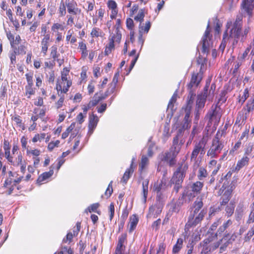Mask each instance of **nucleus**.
I'll return each mask as SVG.
<instances>
[{"mask_svg": "<svg viewBox=\"0 0 254 254\" xmlns=\"http://www.w3.org/2000/svg\"><path fill=\"white\" fill-rule=\"evenodd\" d=\"M244 211V204L239 203L237 206L236 210L235 215L237 220H239L242 217Z\"/></svg>", "mask_w": 254, "mask_h": 254, "instance_id": "8fccbe9b", "label": "nucleus"}, {"mask_svg": "<svg viewBox=\"0 0 254 254\" xmlns=\"http://www.w3.org/2000/svg\"><path fill=\"white\" fill-rule=\"evenodd\" d=\"M138 221L139 218L137 214H134L129 217V221L128 223L129 233H131L136 229Z\"/></svg>", "mask_w": 254, "mask_h": 254, "instance_id": "cd10ccee", "label": "nucleus"}, {"mask_svg": "<svg viewBox=\"0 0 254 254\" xmlns=\"http://www.w3.org/2000/svg\"><path fill=\"white\" fill-rule=\"evenodd\" d=\"M203 205V203L201 199L199 200H195L193 203V207L194 210L193 211V217H194L195 214H197L199 211L201 209Z\"/></svg>", "mask_w": 254, "mask_h": 254, "instance_id": "a18cd8bd", "label": "nucleus"}, {"mask_svg": "<svg viewBox=\"0 0 254 254\" xmlns=\"http://www.w3.org/2000/svg\"><path fill=\"white\" fill-rule=\"evenodd\" d=\"M207 235V237L202 241V243L204 244H212L214 243V241H217V240L218 237L217 234H215L214 232L208 231Z\"/></svg>", "mask_w": 254, "mask_h": 254, "instance_id": "f704fd0d", "label": "nucleus"}, {"mask_svg": "<svg viewBox=\"0 0 254 254\" xmlns=\"http://www.w3.org/2000/svg\"><path fill=\"white\" fill-rule=\"evenodd\" d=\"M242 109L243 111L246 113V114L248 115L250 112L253 111L254 110V97L249 99Z\"/></svg>", "mask_w": 254, "mask_h": 254, "instance_id": "58836bf2", "label": "nucleus"}, {"mask_svg": "<svg viewBox=\"0 0 254 254\" xmlns=\"http://www.w3.org/2000/svg\"><path fill=\"white\" fill-rule=\"evenodd\" d=\"M229 38H231V37H229V35L228 36L227 30H226L223 34V39L221 45H220L219 47V49L222 52L224 50L226 46L227 41L228 40Z\"/></svg>", "mask_w": 254, "mask_h": 254, "instance_id": "4d7b16f0", "label": "nucleus"}, {"mask_svg": "<svg viewBox=\"0 0 254 254\" xmlns=\"http://www.w3.org/2000/svg\"><path fill=\"white\" fill-rule=\"evenodd\" d=\"M60 54L58 51V47L57 45H54L51 48L50 56L53 59V61L57 60L60 56Z\"/></svg>", "mask_w": 254, "mask_h": 254, "instance_id": "bf43d9fd", "label": "nucleus"}, {"mask_svg": "<svg viewBox=\"0 0 254 254\" xmlns=\"http://www.w3.org/2000/svg\"><path fill=\"white\" fill-rule=\"evenodd\" d=\"M34 85H26L25 86V96L28 98H30L32 95L35 93V88L33 87Z\"/></svg>", "mask_w": 254, "mask_h": 254, "instance_id": "6e6d98bb", "label": "nucleus"}, {"mask_svg": "<svg viewBox=\"0 0 254 254\" xmlns=\"http://www.w3.org/2000/svg\"><path fill=\"white\" fill-rule=\"evenodd\" d=\"M44 73L45 74V77L48 83L53 84L56 78L55 72L54 69L47 70V71L44 72Z\"/></svg>", "mask_w": 254, "mask_h": 254, "instance_id": "37998d69", "label": "nucleus"}, {"mask_svg": "<svg viewBox=\"0 0 254 254\" xmlns=\"http://www.w3.org/2000/svg\"><path fill=\"white\" fill-rule=\"evenodd\" d=\"M183 144L184 142L182 140L179 142V135H177L173 138L172 145L170 147L169 150L178 156Z\"/></svg>", "mask_w": 254, "mask_h": 254, "instance_id": "6ab92c4d", "label": "nucleus"}, {"mask_svg": "<svg viewBox=\"0 0 254 254\" xmlns=\"http://www.w3.org/2000/svg\"><path fill=\"white\" fill-rule=\"evenodd\" d=\"M66 0L65 2L62 1L58 7V13L59 17H63L66 14Z\"/></svg>", "mask_w": 254, "mask_h": 254, "instance_id": "de8ad7c7", "label": "nucleus"}, {"mask_svg": "<svg viewBox=\"0 0 254 254\" xmlns=\"http://www.w3.org/2000/svg\"><path fill=\"white\" fill-rule=\"evenodd\" d=\"M26 155L27 156L32 155L33 156V158L38 157L41 154V151L39 149L36 148H34L33 149L29 148L26 151Z\"/></svg>", "mask_w": 254, "mask_h": 254, "instance_id": "052dcab7", "label": "nucleus"}, {"mask_svg": "<svg viewBox=\"0 0 254 254\" xmlns=\"http://www.w3.org/2000/svg\"><path fill=\"white\" fill-rule=\"evenodd\" d=\"M206 98L201 95L198 94L196 101V109H202L206 102Z\"/></svg>", "mask_w": 254, "mask_h": 254, "instance_id": "a19ab883", "label": "nucleus"}, {"mask_svg": "<svg viewBox=\"0 0 254 254\" xmlns=\"http://www.w3.org/2000/svg\"><path fill=\"white\" fill-rule=\"evenodd\" d=\"M188 168L189 165L187 163L182 162L173 173L169 183L171 185H174L173 190L176 193H178L182 188V184Z\"/></svg>", "mask_w": 254, "mask_h": 254, "instance_id": "f03ea898", "label": "nucleus"}, {"mask_svg": "<svg viewBox=\"0 0 254 254\" xmlns=\"http://www.w3.org/2000/svg\"><path fill=\"white\" fill-rule=\"evenodd\" d=\"M151 27V22L150 21H147L144 26L139 25V37L138 39V43L140 45L141 48H142L143 43L144 39L142 37L143 33H147Z\"/></svg>", "mask_w": 254, "mask_h": 254, "instance_id": "dca6fc26", "label": "nucleus"}, {"mask_svg": "<svg viewBox=\"0 0 254 254\" xmlns=\"http://www.w3.org/2000/svg\"><path fill=\"white\" fill-rule=\"evenodd\" d=\"M38 112V114H37L38 117L42 120V121L46 122L47 121V118H44V117L46 115V109H37L35 108L34 110L33 113L34 114H37Z\"/></svg>", "mask_w": 254, "mask_h": 254, "instance_id": "5fc2aeb1", "label": "nucleus"}, {"mask_svg": "<svg viewBox=\"0 0 254 254\" xmlns=\"http://www.w3.org/2000/svg\"><path fill=\"white\" fill-rule=\"evenodd\" d=\"M184 239L182 238H178L176 244L172 249L173 254H178L183 247Z\"/></svg>", "mask_w": 254, "mask_h": 254, "instance_id": "4c0bfd02", "label": "nucleus"}, {"mask_svg": "<svg viewBox=\"0 0 254 254\" xmlns=\"http://www.w3.org/2000/svg\"><path fill=\"white\" fill-rule=\"evenodd\" d=\"M243 19V15H238L233 23L231 20H228L226 25L227 29L231 26L232 27L229 31V37L233 39L236 43H238L239 41L244 43L251 31L249 26H245L243 30H242Z\"/></svg>", "mask_w": 254, "mask_h": 254, "instance_id": "f257e3e1", "label": "nucleus"}, {"mask_svg": "<svg viewBox=\"0 0 254 254\" xmlns=\"http://www.w3.org/2000/svg\"><path fill=\"white\" fill-rule=\"evenodd\" d=\"M196 63L200 67L199 73L203 75L204 71L206 70L207 63V59L201 56H199L197 59Z\"/></svg>", "mask_w": 254, "mask_h": 254, "instance_id": "2f4dec72", "label": "nucleus"}, {"mask_svg": "<svg viewBox=\"0 0 254 254\" xmlns=\"http://www.w3.org/2000/svg\"><path fill=\"white\" fill-rule=\"evenodd\" d=\"M144 16V9H140L137 14L134 17V19L136 21H139L140 22L139 25L142 26L141 23L143 21Z\"/></svg>", "mask_w": 254, "mask_h": 254, "instance_id": "e2e57ef3", "label": "nucleus"}, {"mask_svg": "<svg viewBox=\"0 0 254 254\" xmlns=\"http://www.w3.org/2000/svg\"><path fill=\"white\" fill-rule=\"evenodd\" d=\"M221 136L219 130H218L212 140L210 148L207 152V155L211 158H217L224 147V142L221 140Z\"/></svg>", "mask_w": 254, "mask_h": 254, "instance_id": "20e7f679", "label": "nucleus"}, {"mask_svg": "<svg viewBox=\"0 0 254 254\" xmlns=\"http://www.w3.org/2000/svg\"><path fill=\"white\" fill-rule=\"evenodd\" d=\"M100 206V204L98 202L97 203H93L92 204H91L90 206H89L87 209H86L85 210V211L86 212H97L98 214H100V212L98 211L97 209Z\"/></svg>", "mask_w": 254, "mask_h": 254, "instance_id": "680f3d73", "label": "nucleus"}, {"mask_svg": "<svg viewBox=\"0 0 254 254\" xmlns=\"http://www.w3.org/2000/svg\"><path fill=\"white\" fill-rule=\"evenodd\" d=\"M55 66V62L53 61H45L44 64V71L46 72L47 70H52L54 69Z\"/></svg>", "mask_w": 254, "mask_h": 254, "instance_id": "0e129e2a", "label": "nucleus"}, {"mask_svg": "<svg viewBox=\"0 0 254 254\" xmlns=\"http://www.w3.org/2000/svg\"><path fill=\"white\" fill-rule=\"evenodd\" d=\"M149 164V160L146 155H142L138 165L139 172L141 173L147 168Z\"/></svg>", "mask_w": 254, "mask_h": 254, "instance_id": "473e14b6", "label": "nucleus"}, {"mask_svg": "<svg viewBox=\"0 0 254 254\" xmlns=\"http://www.w3.org/2000/svg\"><path fill=\"white\" fill-rule=\"evenodd\" d=\"M177 157V155L169 150L159 155L160 161L167 163L170 167H173L176 164Z\"/></svg>", "mask_w": 254, "mask_h": 254, "instance_id": "1a4fd4ad", "label": "nucleus"}, {"mask_svg": "<svg viewBox=\"0 0 254 254\" xmlns=\"http://www.w3.org/2000/svg\"><path fill=\"white\" fill-rule=\"evenodd\" d=\"M134 160V159L133 158L132 159V161L129 167L126 170V171L124 173V175L121 179V182L125 184L127 183V181L130 178V177H131V176L132 175V173L134 172V168H135V167L134 166V165H133Z\"/></svg>", "mask_w": 254, "mask_h": 254, "instance_id": "a878e982", "label": "nucleus"}, {"mask_svg": "<svg viewBox=\"0 0 254 254\" xmlns=\"http://www.w3.org/2000/svg\"><path fill=\"white\" fill-rule=\"evenodd\" d=\"M99 122V118L96 115L92 114L89 117V123H88V133L91 135L93 133L94 129L96 128L98 123Z\"/></svg>", "mask_w": 254, "mask_h": 254, "instance_id": "412c9836", "label": "nucleus"}, {"mask_svg": "<svg viewBox=\"0 0 254 254\" xmlns=\"http://www.w3.org/2000/svg\"><path fill=\"white\" fill-rule=\"evenodd\" d=\"M88 70V67L86 66H83L81 68V72L80 73V84H81L82 83H85L86 81V78L87 77L86 73L87 71Z\"/></svg>", "mask_w": 254, "mask_h": 254, "instance_id": "13d9d810", "label": "nucleus"}, {"mask_svg": "<svg viewBox=\"0 0 254 254\" xmlns=\"http://www.w3.org/2000/svg\"><path fill=\"white\" fill-rule=\"evenodd\" d=\"M249 97V90L248 88H246L243 91V95H239L238 97L237 102L242 105L245 103Z\"/></svg>", "mask_w": 254, "mask_h": 254, "instance_id": "c03bdc74", "label": "nucleus"}, {"mask_svg": "<svg viewBox=\"0 0 254 254\" xmlns=\"http://www.w3.org/2000/svg\"><path fill=\"white\" fill-rule=\"evenodd\" d=\"M11 120L15 122L17 127H20L22 130L25 129L24 124L22 122V118L19 115L17 114L14 115L11 117Z\"/></svg>", "mask_w": 254, "mask_h": 254, "instance_id": "ea45409f", "label": "nucleus"}, {"mask_svg": "<svg viewBox=\"0 0 254 254\" xmlns=\"http://www.w3.org/2000/svg\"><path fill=\"white\" fill-rule=\"evenodd\" d=\"M115 49V44L113 40H109V42L105 47L104 55L108 56L110 55L113 50Z\"/></svg>", "mask_w": 254, "mask_h": 254, "instance_id": "3c124183", "label": "nucleus"}, {"mask_svg": "<svg viewBox=\"0 0 254 254\" xmlns=\"http://www.w3.org/2000/svg\"><path fill=\"white\" fill-rule=\"evenodd\" d=\"M163 204L160 200H157L154 204L149 207L147 217L157 218L162 212Z\"/></svg>", "mask_w": 254, "mask_h": 254, "instance_id": "9b49d317", "label": "nucleus"}, {"mask_svg": "<svg viewBox=\"0 0 254 254\" xmlns=\"http://www.w3.org/2000/svg\"><path fill=\"white\" fill-rule=\"evenodd\" d=\"M208 176V172L206 169L203 167H200L199 168L197 177L199 181L202 180L203 179L206 178Z\"/></svg>", "mask_w": 254, "mask_h": 254, "instance_id": "864d4df0", "label": "nucleus"}, {"mask_svg": "<svg viewBox=\"0 0 254 254\" xmlns=\"http://www.w3.org/2000/svg\"><path fill=\"white\" fill-rule=\"evenodd\" d=\"M46 135V133L44 132L41 133H36L32 138V141L33 143H36L38 141L41 142L45 138Z\"/></svg>", "mask_w": 254, "mask_h": 254, "instance_id": "338daca9", "label": "nucleus"}, {"mask_svg": "<svg viewBox=\"0 0 254 254\" xmlns=\"http://www.w3.org/2000/svg\"><path fill=\"white\" fill-rule=\"evenodd\" d=\"M251 212L249 215L248 219L247 221V224L254 223V201L250 205ZM254 235V224L248 232L244 238L245 242H249L252 237Z\"/></svg>", "mask_w": 254, "mask_h": 254, "instance_id": "f8f14e48", "label": "nucleus"}, {"mask_svg": "<svg viewBox=\"0 0 254 254\" xmlns=\"http://www.w3.org/2000/svg\"><path fill=\"white\" fill-rule=\"evenodd\" d=\"M78 49L81 54V59L84 60L86 59L88 55L87 44L85 41L78 42Z\"/></svg>", "mask_w": 254, "mask_h": 254, "instance_id": "bb28decb", "label": "nucleus"}, {"mask_svg": "<svg viewBox=\"0 0 254 254\" xmlns=\"http://www.w3.org/2000/svg\"><path fill=\"white\" fill-rule=\"evenodd\" d=\"M254 9V0H242L240 4L242 14H246L251 18L253 14Z\"/></svg>", "mask_w": 254, "mask_h": 254, "instance_id": "6e6552de", "label": "nucleus"}, {"mask_svg": "<svg viewBox=\"0 0 254 254\" xmlns=\"http://www.w3.org/2000/svg\"><path fill=\"white\" fill-rule=\"evenodd\" d=\"M54 165H52L49 171L44 172L39 175L37 179L36 183L39 185H41L47 182V180L54 174Z\"/></svg>", "mask_w": 254, "mask_h": 254, "instance_id": "f3484780", "label": "nucleus"}, {"mask_svg": "<svg viewBox=\"0 0 254 254\" xmlns=\"http://www.w3.org/2000/svg\"><path fill=\"white\" fill-rule=\"evenodd\" d=\"M236 202L235 200H231L230 202L226 205L225 211V215L227 217H231L234 214Z\"/></svg>", "mask_w": 254, "mask_h": 254, "instance_id": "72a5a7b5", "label": "nucleus"}, {"mask_svg": "<svg viewBox=\"0 0 254 254\" xmlns=\"http://www.w3.org/2000/svg\"><path fill=\"white\" fill-rule=\"evenodd\" d=\"M52 42L51 36H43L41 41V52L44 56L47 55L50 43Z\"/></svg>", "mask_w": 254, "mask_h": 254, "instance_id": "4be33fe9", "label": "nucleus"}, {"mask_svg": "<svg viewBox=\"0 0 254 254\" xmlns=\"http://www.w3.org/2000/svg\"><path fill=\"white\" fill-rule=\"evenodd\" d=\"M122 39V33L120 30H115V33L112 36L109 40H113L115 42L120 43Z\"/></svg>", "mask_w": 254, "mask_h": 254, "instance_id": "774afa93", "label": "nucleus"}, {"mask_svg": "<svg viewBox=\"0 0 254 254\" xmlns=\"http://www.w3.org/2000/svg\"><path fill=\"white\" fill-rule=\"evenodd\" d=\"M237 180H233L228 185V183L224 182L221 188L218 191V195L221 196L220 198V206L221 209L223 206L228 204L231 197L233 191L236 188Z\"/></svg>", "mask_w": 254, "mask_h": 254, "instance_id": "7ed1b4c3", "label": "nucleus"}, {"mask_svg": "<svg viewBox=\"0 0 254 254\" xmlns=\"http://www.w3.org/2000/svg\"><path fill=\"white\" fill-rule=\"evenodd\" d=\"M189 89V93L187 98V104L183 109H187L191 110L192 106L193 103L194 98L196 96L195 91L191 89Z\"/></svg>", "mask_w": 254, "mask_h": 254, "instance_id": "c756f323", "label": "nucleus"}, {"mask_svg": "<svg viewBox=\"0 0 254 254\" xmlns=\"http://www.w3.org/2000/svg\"><path fill=\"white\" fill-rule=\"evenodd\" d=\"M212 35H210L209 24L208 23L205 31L204 34L202 38V52L208 53L211 47H212Z\"/></svg>", "mask_w": 254, "mask_h": 254, "instance_id": "0eeeda50", "label": "nucleus"}, {"mask_svg": "<svg viewBox=\"0 0 254 254\" xmlns=\"http://www.w3.org/2000/svg\"><path fill=\"white\" fill-rule=\"evenodd\" d=\"M75 123L73 122L66 129V130L63 132L62 134L61 138L63 139H65L68 137L69 133L73 130L74 128L75 127Z\"/></svg>", "mask_w": 254, "mask_h": 254, "instance_id": "603ef678", "label": "nucleus"}, {"mask_svg": "<svg viewBox=\"0 0 254 254\" xmlns=\"http://www.w3.org/2000/svg\"><path fill=\"white\" fill-rule=\"evenodd\" d=\"M248 116L249 115L246 114V113H245V111H243L242 109L241 112L238 113L235 124H242V123L245 124Z\"/></svg>", "mask_w": 254, "mask_h": 254, "instance_id": "e433bc0d", "label": "nucleus"}, {"mask_svg": "<svg viewBox=\"0 0 254 254\" xmlns=\"http://www.w3.org/2000/svg\"><path fill=\"white\" fill-rule=\"evenodd\" d=\"M60 141L59 140H56V141H52L50 142L47 146V149L48 151L51 152L55 148L58 147L60 145Z\"/></svg>", "mask_w": 254, "mask_h": 254, "instance_id": "69168bd1", "label": "nucleus"}, {"mask_svg": "<svg viewBox=\"0 0 254 254\" xmlns=\"http://www.w3.org/2000/svg\"><path fill=\"white\" fill-rule=\"evenodd\" d=\"M203 183L198 181L193 183L190 186L191 192L188 194L189 199H193L199 194L203 187Z\"/></svg>", "mask_w": 254, "mask_h": 254, "instance_id": "ddd939ff", "label": "nucleus"}, {"mask_svg": "<svg viewBox=\"0 0 254 254\" xmlns=\"http://www.w3.org/2000/svg\"><path fill=\"white\" fill-rule=\"evenodd\" d=\"M206 213V210L203 209L200 211L195 217H193V215L191 217L190 216L188 222L186 224V228L189 229L196 226L202 221Z\"/></svg>", "mask_w": 254, "mask_h": 254, "instance_id": "9d476101", "label": "nucleus"}, {"mask_svg": "<svg viewBox=\"0 0 254 254\" xmlns=\"http://www.w3.org/2000/svg\"><path fill=\"white\" fill-rule=\"evenodd\" d=\"M109 95L105 92L103 93L101 91L96 93L91 101L90 103L92 106H96L100 101L105 99Z\"/></svg>", "mask_w": 254, "mask_h": 254, "instance_id": "c85d7f7f", "label": "nucleus"}, {"mask_svg": "<svg viewBox=\"0 0 254 254\" xmlns=\"http://www.w3.org/2000/svg\"><path fill=\"white\" fill-rule=\"evenodd\" d=\"M207 141V137L203 136L200 140L194 142L193 149L190 157L191 161H196L199 155L200 156H203L205 152Z\"/></svg>", "mask_w": 254, "mask_h": 254, "instance_id": "39448f33", "label": "nucleus"}, {"mask_svg": "<svg viewBox=\"0 0 254 254\" xmlns=\"http://www.w3.org/2000/svg\"><path fill=\"white\" fill-rule=\"evenodd\" d=\"M149 181L147 179L145 180L142 182V194L143 196V201L146 202L147 195H148V189Z\"/></svg>", "mask_w": 254, "mask_h": 254, "instance_id": "09e8293b", "label": "nucleus"}, {"mask_svg": "<svg viewBox=\"0 0 254 254\" xmlns=\"http://www.w3.org/2000/svg\"><path fill=\"white\" fill-rule=\"evenodd\" d=\"M15 187L16 185L13 182V179L7 178L5 180L2 188L6 190L5 192L7 195H10L13 192Z\"/></svg>", "mask_w": 254, "mask_h": 254, "instance_id": "5701e85b", "label": "nucleus"}, {"mask_svg": "<svg viewBox=\"0 0 254 254\" xmlns=\"http://www.w3.org/2000/svg\"><path fill=\"white\" fill-rule=\"evenodd\" d=\"M71 85H70L67 87V81L61 79V80L57 81L55 89L57 90V92L66 94L69 91V89Z\"/></svg>", "mask_w": 254, "mask_h": 254, "instance_id": "b1692460", "label": "nucleus"}, {"mask_svg": "<svg viewBox=\"0 0 254 254\" xmlns=\"http://www.w3.org/2000/svg\"><path fill=\"white\" fill-rule=\"evenodd\" d=\"M107 5L109 10H111L110 17L111 20L115 19L118 13V4L114 0H108Z\"/></svg>", "mask_w": 254, "mask_h": 254, "instance_id": "aec40b11", "label": "nucleus"}, {"mask_svg": "<svg viewBox=\"0 0 254 254\" xmlns=\"http://www.w3.org/2000/svg\"><path fill=\"white\" fill-rule=\"evenodd\" d=\"M237 237V235L235 233L232 234L227 233L223 235L221 239L215 242L214 244H217L218 248H219V253H222L226 251L228 246L232 244L236 240Z\"/></svg>", "mask_w": 254, "mask_h": 254, "instance_id": "423d86ee", "label": "nucleus"}, {"mask_svg": "<svg viewBox=\"0 0 254 254\" xmlns=\"http://www.w3.org/2000/svg\"><path fill=\"white\" fill-rule=\"evenodd\" d=\"M104 35V33L102 29L97 27H93L90 32V36L93 38L102 37Z\"/></svg>", "mask_w": 254, "mask_h": 254, "instance_id": "79ce46f5", "label": "nucleus"}, {"mask_svg": "<svg viewBox=\"0 0 254 254\" xmlns=\"http://www.w3.org/2000/svg\"><path fill=\"white\" fill-rule=\"evenodd\" d=\"M69 68L67 67H64L61 71V79L63 81H67V87L72 84V80L67 78V76L69 75Z\"/></svg>", "mask_w": 254, "mask_h": 254, "instance_id": "c9c22d12", "label": "nucleus"}, {"mask_svg": "<svg viewBox=\"0 0 254 254\" xmlns=\"http://www.w3.org/2000/svg\"><path fill=\"white\" fill-rule=\"evenodd\" d=\"M202 247L200 254H209L211 252L214 251L218 249L217 244L213 243L212 244H204L202 241L200 243Z\"/></svg>", "mask_w": 254, "mask_h": 254, "instance_id": "393cba45", "label": "nucleus"}, {"mask_svg": "<svg viewBox=\"0 0 254 254\" xmlns=\"http://www.w3.org/2000/svg\"><path fill=\"white\" fill-rule=\"evenodd\" d=\"M67 12L68 14L78 15L81 12V8L78 7L77 3L74 0H65Z\"/></svg>", "mask_w": 254, "mask_h": 254, "instance_id": "2eb2a0df", "label": "nucleus"}, {"mask_svg": "<svg viewBox=\"0 0 254 254\" xmlns=\"http://www.w3.org/2000/svg\"><path fill=\"white\" fill-rule=\"evenodd\" d=\"M202 74L199 72H193L190 83L188 84V89H191L193 87H197L202 79Z\"/></svg>", "mask_w": 254, "mask_h": 254, "instance_id": "a211bd4d", "label": "nucleus"}, {"mask_svg": "<svg viewBox=\"0 0 254 254\" xmlns=\"http://www.w3.org/2000/svg\"><path fill=\"white\" fill-rule=\"evenodd\" d=\"M249 162V157L247 156H244L241 159L238 161L236 167L234 168V171L238 172L244 167L248 166Z\"/></svg>", "mask_w": 254, "mask_h": 254, "instance_id": "7c9ffc66", "label": "nucleus"}, {"mask_svg": "<svg viewBox=\"0 0 254 254\" xmlns=\"http://www.w3.org/2000/svg\"><path fill=\"white\" fill-rule=\"evenodd\" d=\"M57 94L58 96L60 97L59 100L55 102V107L57 109H59L61 108L64 105V99H65V96L64 93H62L60 92H57Z\"/></svg>", "mask_w": 254, "mask_h": 254, "instance_id": "49530a36", "label": "nucleus"}, {"mask_svg": "<svg viewBox=\"0 0 254 254\" xmlns=\"http://www.w3.org/2000/svg\"><path fill=\"white\" fill-rule=\"evenodd\" d=\"M220 110L221 108L217 104L212 105L210 110L207 114L210 122H212L213 120L219 122L222 116Z\"/></svg>", "mask_w": 254, "mask_h": 254, "instance_id": "4468645a", "label": "nucleus"}]
</instances>
